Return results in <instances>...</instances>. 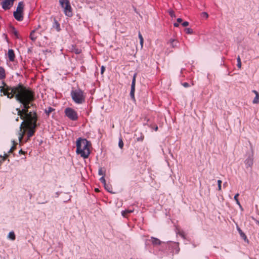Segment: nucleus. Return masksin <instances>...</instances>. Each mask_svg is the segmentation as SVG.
<instances>
[{
	"label": "nucleus",
	"mask_w": 259,
	"mask_h": 259,
	"mask_svg": "<svg viewBox=\"0 0 259 259\" xmlns=\"http://www.w3.org/2000/svg\"><path fill=\"white\" fill-rule=\"evenodd\" d=\"M1 92L9 98L15 96L17 101L22 105V109L16 108L18 115L23 120L20 125L17 135L19 142H21L25 132L27 131L28 140L33 135L36 126V113L33 112L28 113V108L32 105V102L34 99L33 93L29 89L21 85L12 88L6 84L3 87H1Z\"/></svg>",
	"instance_id": "obj_1"
},
{
	"label": "nucleus",
	"mask_w": 259,
	"mask_h": 259,
	"mask_svg": "<svg viewBox=\"0 0 259 259\" xmlns=\"http://www.w3.org/2000/svg\"><path fill=\"white\" fill-rule=\"evenodd\" d=\"M90 146L91 144L88 141L79 138L76 141V152L83 158H87L90 154Z\"/></svg>",
	"instance_id": "obj_2"
},
{
	"label": "nucleus",
	"mask_w": 259,
	"mask_h": 259,
	"mask_svg": "<svg viewBox=\"0 0 259 259\" xmlns=\"http://www.w3.org/2000/svg\"><path fill=\"white\" fill-rule=\"evenodd\" d=\"M71 96L73 101L77 104H82L85 101V95L80 89L72 91Z\"/></svg>",
	"instance_id": "obj_3"
},
{
	"label": "nucleus",
	"mask_w": 259,
	"mask_h": 259,
	"mask_svg": "<svg viewBox=\"0 0 259 259\" xmlns=\"http://www.w3.org/2000/svg\"><path fill=\"white\" fill-rule=\"evenodd\" d=\"M59 3L63 8L64 14L68 17H71L72 13L69 0H59Z\"/></svg>",
	"instance_id": "obj_4"
},
{
	"label": "nucleus",
	"mask_w": 259,
	"mask_h": 259,
	"mask_svg": "<svg viewBox=\"0 0 259 259\" xmlns=\"http://www.w3.org/2000/svg\"><path fill=\"white\" fill-rule=\"evenodd\" d=\"M65 115L71 120H75L77 119L76 112L72 108H67L65 110Z\"/></svg>",
	"instance_id": "obj_5"
},
{
	"label": "nucleus",
	"mask_w": 259,
	"mask_h": 259,
	"mask_svg": "<svg viewBox=\"0 0 259 259\" xmlns=\"http://www.w3.org/2000/svg\"><path fill=\"white\" fill-rule=\"evenodd\" d=\"M40 27V25H38L37 28L31 31L30 34V38L32 41H35L37 37V35L35 34L36 33L38 34H41V31H39L38 30Z\"/></svg>",
	"instance_id": "obj_6"
},
{
	"label": "nucleus",
	"mask_w": 259,
	"mask_h": 259,
	"mask_svg": "<svg viewBox=\"0 0 259 259\" xmlns=\"http://www.w3.org/2000/svg\"><path fill=\"white\" fill-rule=\"evenodd\" d=\"M136 76H137L136 73H135L133 76L132 82V85H131V92H130L131 97L134 100H135L134 93H135V90Z\"/></svg>",
	"instance_id": "obj_7"
},
{
	"label": "nucleus",
	"mask_w": 259,
	"mask_h": 259,
	"mask_svg": "<svg viewBox=\"0 0 259 259\" xmlns=\"http://www.w3.org/2000/svg\"><path fill=\"white\" fill-rule=\"evenodd\" d=\"M15 0H5L2 3V7L5 10L9 9L12 6Z\"/></svg>",
	"instance_id": "obj_8"
},
{
	"label": "nucleus",
	"mask_w": 259,
	"mask_h": 259,
	"mask_svg": "<svg viewBox=\"0 0 259 259\" xmlns=\"http://www.w3.org/2000/svg\"><path fill=\"white\" fill-rule=\"evenodd\" d=\"M253 162V156H248L245 160L244 163L246 168L251 167Z\"/></svg>",
	"instance_id": "obj_9"
},
{
	"label": "nucleus",
	"mask_w": 259,
	"mask_h": 259,
	"mask_svg": "<svg viewBox=\"0 0 259 259\" xmlns=\"http://www.w3.org/2000/svg\"><path fill=\"white\" fill-rule=\"evenodd\" d=\"M14 17L18 21H21L23 19L22 13L21 12L15 11L14 12Z\"/></svg>",
	"instance_id": "obj_10"
},
{
	"label": "nucleus",
	"mask_w": 259,
	"mask_h": 259,
	"mask_svg": "<svg viewBox=\"0 0 259 259\" xmlns=\"http://www.w3.org/2000/svg\"><path fill=\"white\" fill-rule=\"evenodd\" d=\"M8 56L10 61H13L15 58V54L14 51L12 49H10L8 52Z\"/></svg>",
	"instance_id": "obj_11"
},
{
	"label": "nucleus",
	"mask_w": 259,
	"mask_h": 259,
	"mask_svg": "<svg viewBox=\"0 0 259 259\" xmlns=\"http://www.w3.org/2000/svg\"><path fill=\"white\" fill-rule=\"evenodd\" d=\"M252 92L253 93H254V94L255 95V98H254V99L252 101V103L253 104H258V103H259V94H258V93L256 91H255V90H253L252 91Z\"/></svg>",
	"instance_id": "obj_12"
},
{
	"label": "nucleus",
	"mask_w": 259,
	"mask_h": 259,
	"mask_svg": "<svg viewBox=\"0 0 259 259\" xmlns=\"http://www.w3.org/2000/svg\"><path fill=\"white\" fill-rule=\"evenodd\" d=\"M23 9H24L23 3L21 2L18 3V5L17 7V9H16V11L18 12H21L22 13L23 11Z\"/></svg>",
	"instance_id": "obj_13"
},
{
	"label": "nucleus",
	"mask_w": 259,
	"mask_h": 259,
	"mask_svg": "<svg viewBox=\"0 0 259 259\" xmlns=\"http://www.w3.org/2000/svg\"><path fill=\"white\" fill-rule=\"evenodd\" d=\"M237 231H238V233H239L240 236L243 238V239L245 240V241H247V242L248 241V239H247V237H246V236L245 235V234L243 232V231L241 230V229L239 227H237Z\"/></svg>",
	"instance_id": "obj_14"
},
{
	"label": "nucleus",
	"mask_w": 259,
	"mask_h": 259,
	"mask_svg": "<svg viewBox=\"0 0 259 259\" xmlns=\"http://www.w3.org/2000/svg\"><path fill=\"white\" fill-rule=\"evenodd\" d=\"M151 240L152 244L154 245H160L161 244L160 240L158 238L152 237Z\"/></svg>",
	"instance_id": "obj_15"
},
{
	"label": "nucleus",
	"mask_w": 259,
	"mask_h": 259,
	"mask_svg": "<svg viewBox=\"0 0 259 259\" xmlns=\"http://www.w3.org/2000/svg\"><path fill=\"white\" fill-rule=\"evenodd\" d=\"M169 43L172 48H175L177 47L178 42L174 39H170L169 40Z\"/></svg>",
	"instance_id": "obj_16"
},
{
	"label": "nucleus",
	"mask_w": 259,
	"mask_h": 259,
	"mask_svg": "<svg viewBox=\"0 0 259 259\" xmlns=\"http://www.w3.org/2000/svg\"><path fill=\"white\" fill-rule=\"evenodd\" d=\"M8 238L12 240H14L15 239V235L13 231L10 232L8 236Z\"/></svg>",
	"instance_id": "obj_17"
},
{
	"label": "nucleus",
	"mask_w": 259,
	"mask_h": 259,
	"mask_svg": "<svg viewBox=\"0 0 259 259\" xmlns=\"http://www.w3.org/2000/svg\"><path fill=\"white\" fill-rule=\"evenodd\" d=\"M5 71L3 68L0 67V79H3L5 77Z\"/></svg>",
	"instance_id": "obj_18"
},
{
	"label": "nucleus",
	"mask_w": 259,
	"mask_h": 259,
	"mask_svg": "<svg viewBox=\"0 0 259 259\" xmlns=\"http://www.w3.org/2000/svg\"><path fill=\"white\" fill-rule=\"evenodd\" d=\"M133 211H134L133 209H132H132H131V210L126 209L121 212V214L123 217H125L127 213L133 212Z\"/></svg>",
	"instance_id": "obj_19"
},
{
	"label": "nucleus",
	"mask_w": 259,
	"mask_h": 259,
	"mask_svg": "<svg viewBox=\"0 0 259 259\" xmlns=\"http://www.w3.org/2000/svg\"><path fill=\"white\" fill-rule=\"evenodd\" d=\"M138 36L140 39V42L141 45V48H142L143 47V44H144V39L143 37L141 34V33L139 32L138 33Z\"/></svg>",
	"instance_id": "obj_20"
},
{
	"label": "nucleus",
	"mask_w": 259,
	"mask_h": 259,
	"mask_svg": "<svg viewBox=\"0 0 259 259\" xmlns=\"http://www.w3.org/2000/svg\"><path fill=\"white\" fill-rule=\"evenodd\" d=\"M12 142L13 143V146L11 147V148L9 150V151L8 152L9 153H11L12 152V151L14 150V149H15L16 146L17 145V143H16L15 141L13 140L12 141Z\"/></svg>",
	"instance_id": "obj_21"
},
{
	"label": "nucleus",
	"mask_w": 259,
	"mask_h": 259,
	"mask_svg": "<svg viewBox=\"0 0 259 259\" xmlns=\"http://www.w3.org/2000/svg\"><path fill=\"white\" fill-rule=\"evenodd\" d=\"M238 196H239V194L238 193L236 194L235 195L234 197V199L235 200L237 204L239 206V207H241V204L239 202V201L238 200Z\"/></svg>",
	"instance_id": "obj_22"
},
{
	"label": "nucleus",
	"mask_w": 259,
	"mask_h": 259,
	"mask_svg": "<svg viewBox=\"0 0 259 259\" xmlns=\"http://www.w3.org/2000/svg\"><path fill=\"white\" fill-rule=\"evenodd\" d=\"M237 66L239 69H240L241 68V61L240 57L239 56H238V57L237 58Z\"/></svg>",
	"instance_id": "obj_23"
},
{
	"label": "nucleus",
	"mask_w": 259,
	"mask_h": 259,
	"mask_svg": "<svg viewBox=\"0 0 259 259\" xmlns=\"http://www.w3.org/2000/svg\"><path fill=\"white\" fill-rule=\"evenodd\" d=\"M98 174L100 176H105V171L103 169H102V168H100L99 169V171H98Z\"/></svg>",
	"instance_id": "obj_24"
},
{
	"label": "nucleus",
	"mask_w": 259,
	"mask_h": 259,
	"mask_svg": "<svg viewBox=\"0 0 259 259\" xmlns=\"http://www.w3.org/2000/svg\"><path fill=\"white\" fill-rule=\"evenodd\" d=\"M185 31L187 34H192L193 31V30L190 28H187L185 29Z\"/></svg>",
	"instance_id": "obj_25"
},
{
	"label": "nucleus",
	"mask_w": 259,
	"mask_h": 259,
	"mask_svg": "<svg viewBox=\"0 0 259 259\" xmlns=\"http://www.w3.org/2000/svg\"><path fill=\"white\" fill-rule=\"evenodd\" d=\"M104 186V187L106 190H107L109 192H112V191H111L112 188L110 186L107 185V184Z\"/></svg>",
	"instance_id": "obj_26"
},
{
	"label": "nucleus",
	"mask_w": 259,
	"mask_h": 259,
	"mask_svg": "<svg viewBox=\"0 0 259 259\" xmlns=\"http://www.w3.org/2000/svg\"><path fill=\"white\" fill-rule=\"evenodd\" d=\"M168 12L171 17H172V18L176 17V15H175L174 11L173 10L170 9L168 10Z\"/></svg>",
	"instance_id": "obj_27"
},
{
	"label": "nucleus",
	"mask_w": 259,
	"mask_h": 259,
	"mask_svg": "<svg viewBox=\"0 0 259 259\" xmlns=\"http://www.w3.org/2000/svg\"><path fill=\"white\" fill-rule=\"evenodd\" d=\"M54 110V109H53L51 107H49L48 108V109H46V113L48 114V115H49V114L50 113H51Z\"/></svg>",
	"instance_id": "obj_28"
},
{
	"label": "nucleus",
	"mask_w": 259,
	"mask_h": 259,
	"mask_svg": "<svg viewBox=\"0 0 259 259\" xmlns=\"http://www.w3.org/2000/svg\"><path fill=\"white\" fill-rule=\"evenodd\" d=\"M217 183H218V190L219 191H221V190H222V187H221L222 181L220 180H218Z\"/></svg>",
	"instance_id": "obj_29"
},
{
	"label": "nucleus",
	"mask_w": 259,
	"mask_h": 259,
	"mask_svg": "<svg viewBox=\"0 0 259 259\" xmlns=\"http://www.w3.org/2000/svg\"><path fill=\"white\" fill-rule=\"evenodd\" d=\"M201 17L202 18H205V19H207L208 17V15L207 13L206 12H203L201 14Z\"/></svg>",
	"instance_id": "obj_30"
},
{
	"label": "nucleus",
	"mask_w": 259,
	"mask_h": 259,
	"mask_svg": "<svg viewBox=\"0 0 259 259\" xmlns=\"http://www.w3.org/2000/svg\"><path fill=\"white\" fill-rule=\"evenodd\" d=\"M100 181L104 185H105V184H106V180L104 178V176H102L100 179Z\"/></svg>",
	"instance_id": "obj_31"
},
{
	"label": "nucleus",
	"mask_w": 259,
	"mask_h": 259,
	"mask_svg": "<svg viewBox=\"0 0 259 259\" xmlns=\"http://www.w3.org/2000/svg\"><path fill=\"white\" fill-rule=\"evenodd\" d=\"M118 145H119V147L121 149L122 148L123 146V143L121 139H120L119 141V143H118Z\"/></svg>",
	"instance_id": "obj_32"
},
{
	"label": "nucleus",
	"mask_w": 259,
	"mask_h": 259,
	"mask_svg": "<svg viewBox=\"0 0 259 259\" xmlns=\"http://www.w3.org/2000/svg\"><path fill=\"white\" fill-rule=\"evenodd\" d=\"M189 25V22H187V21H185L183 23H182V25L184 27H186L187 26H188Z\"/></svg>",
	"instance_id": "obj_33"
},
{
	"label": "nucleus",
	"mask_w": 259,
	"mask_h": 259,
	"mask_svg": "<svg viewBox=\"0 0 259 259\" xmlns=\"http://www.w3.org/2000/svg\"><path fill=\"white\" fill-rule=\"evenodd\" d=\"M105 69V68L104 67V66H102L101 67V74H103L104 73Z\"/></svg>",
	"instance_id": "obj_34"
},
{
	"label": "nucleus",
	"mask_w": 259,
	"mask_h": 259,
	"mask_svg": "<svg viewBox=\"0 0 259 259\" xmlns=\"http://www.w3.org/2000/svg\"><path fill=\"white\" fill-rule=\"evenodd\" d=\"M8 156V154L7 153H5L4 154V156H3V160H5V159Z\"/></svg>",
	"instance_id": "obj_35"
},
{
	"label": "nucleus",
	"mask_w": 259,
	"mask_h": 259,
	"mask_svg": "<svg viewBox=\"0 0 259 259\" xmlns=\"http://www.w3.org/2000/svg\"><path fill=\"white\" fill-rule=\"evenodd\" d=\"M251 218L252 219V220H253L255 221V223H256V224H257V225H259V221H258V220H256V219H254L253 217H251Z\"/></svg>",
	"instance_id": "obj_36"
},
{
	"label": "nucleus",
	"mask_w": 259,
	"mask_h": 259,
	"mask_svg": "<svg viewBox=\"0 0 259 259\" xmlns=\"http://www.w3.org/2000/svg\"><path fill=\"white\" fill-rule=\"evenodd\" d=\"M179 235L181 236L182 238H185V236H184V234L183 232H179Z\"/></svg>",
	"instance_id": "obj_37"
},
{
	"label": "nucleus",
	"mask_w": 259,
	"mask_h": 259,
	"mask_svg": "<svg viewBox=\"0 0 259 259\" xmlns=\"http://www.w3.org/2000/svg\"><path fill=\"white\" fill-rule=\"evenodd\" d=\"M183 85L184 87H189V84H188L187 82H184V83L183 84Z\"/></svg>",
	"instance_id": "obj_38"
},
{
	"label": "nucleus",
	"mask_w": 259,
	"mask_h": 259,
	"mask_svg": "<svg viewBox=\"0 0 259 259\" xmlns=\"http://www.w3.org/2000/svg\"><path fill=\"white\" fill-rule=\"evenodd\" d=\"M177 21L179 23L181 22L182 21V19L181 18H178Z\"/></svg>",
	"instance_id": "obj_39"
},
{
	"label": "nucleus",
	"mask_w": 259,
	"mask_h": 259,
	"mask_svg": "<svg viewBox=\"0 0 259 259\" xmlns=\"http://www.w3.org/2000/svg\"><path fill=\"white\" fill-rule=\"evenodd\" d=\"M14 34L18 37V32L17 31H14Z\"/></svg>",
	"instance_id": "obj_40"
},
{
	"label": "nucleus",
	"mask_w": 259,
	"mask_h": 259,
	"mask_svg": "<svg viewBox=\"0 0 259 259\" xmlns=\"http://www.w3.org/2000/svg\"><path fill=\"white\" fill-rule=\"evenodd\" d=\"M174 25L175 27H178L179 24L178 23H174Z\"/></svg>",
	"instance_id": "obj_41"
},
{
	"label": "nucleus",
	"mask_w": 259,
	"mask_h": 259,
	"mask_svg": "<svg viewBox=\"0 0 259 259\" xmlns=\"http://www.w3.org/2000/svg\"><path fill=\"white\" fill-rule=\"evenodd\" d=\"M137 140L138 141H140V140L142 141L143 139H140V138H139V139H137Z\"/></svg>",
	"instance_id": "obj_42"
},
{
	"label": "nucleus",
	"mask_w": 259,
	"mask_h": 259,
	"mask_svg": "<svg viewBox=\"0 0 259 259\" xmlns=\"http://www.w3.org/2000/svg\"><path fill=\"white\" fill-rule=\"evenodd\" d=\"M137 140L138 141H140V140L142 141L143 139H140V138H139V139H137Z\"/></svg>",
	"instance_id": "obj_43"
},
{
	"label": "nucleus",
	"mask_w": 259,
	"mask_h": 259,
	"mask_svg": "<svg viewBox=\"0 0 259 259\" xmlns=\"http://www.w3.org/2000/svg\"><path fill=\"white\" fill-rule=\"evenodd\" d=\"M239 208H240V209H241V210H243V208H242V206H241V207H239Z\"/></svg>",
	"instance_id": "obj_44"
},
{
	"label": "nucleus",
	"mask_w": 259,
	"mask_h": 259,
	"mask_svg": "<svg viewBox=\"0 0 259 259\" xmlns=\"http://www.w3.org/2000/svg\"><path fill=\"white\" fill-rule=\"evenodd\" d=\"M95 191H97V192H98L99 191V189L96 188V189H95Z\"/></svg>",
	"instance_id": "obj_45"
},
{
	"label": "nucleus",
	"mask_w": 259,
	"mask_h": 259,
	"mask_svg": "<svg viewBox=\"0 0 259 259\" xmlns=\"http://www.w3.org/2000/svg\"><path fill=\"white\" fill-rule=\"evenodd\" d=\"M18 120H19V117H18L16 119V121H18Z\"/></svg>",
	"instance_id": "obj_46"
},
{
	"label": "nucleus",
	"mask_w": 259,
	"mask_h": 259,
	"mask_svg": "<svg viewBox=\"0 0 259 259\" xmlns=\"http://www.w3.org/2000/svg\"><path fill=\"white\" fill-rule=\"evenodd\" d=\"M157 129H158V127H156L155 128V130L156 131V130H157Z\"/></svg>",
	"instance_id": "obj_47"
},
{
	"label": "nucleus",
	"mask_w": 259,
	"mask_h": 259,
	"mask_svg": "<svg viewBox=\"0 0 259 259\" xmlns=\"http://www.w3.org/2000/svg\"><path fill=\"white\" fill-rule=\"evenodd\" d=\"M22 152V150H20V151H19V152Z\"/></svg>",
	"instance_id": "obj_48"
}]
</instances>
